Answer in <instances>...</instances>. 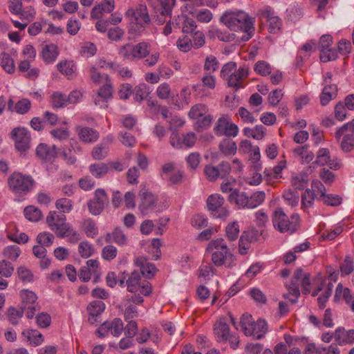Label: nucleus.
<instances>
[{
  "label": "nucleus",
  "mask_w": 354,
  "mask_h": 354,
  "mask_svg": "<svg viewBox=\"0 0 354 354\" xmlns=\"http://www.w3.org/2000/svg\"><path fill=\"white\" fill-rule=\"evenodd\" d=\"M209 35L211 38L218 39L224 42H230L235 39V35L234 33H230L227 30H222L218 28H212L209 30Z\"/></svg>",
  "instance_id": "39"
},
{
  "label": "nucleus",
  "mask_w": 354,
  "mask_h": 354,
  "mask_svg": "<svg viewBox=\"0 0 354 354\" xmlns=\"http://www.w3.org/2000/svg\"><path fill=\"white\" fill-rule=\"evenodd\" d=\"M196 141V136L194 132H189L180 136L177 131H173L170 136L169 142L176 149L192 147Z\"/></svg>",
  "instance_id": "19"
},
{
  "label": "nucleus",
  "mask_w": 354,
  "mask_h": 354,
  "mask_svg": "<svg viewBox=\"0 0 354 354\" xmlns=\"http://www.w3.org/2000/svg\"><path fill=\"white\" fill-rule=\"evenodd\" d=\"M17 277L24 283H31L34 280L32 271L26 266H19L17 270Z\"/></svg>",
  "instance_id": "54"
},
{
  "label": "nucleus",
  "mask_w": 354,
  "mask_h": 354,
  "mask_svg": "<svg viewBox=\"0 0 354 354\" xmlns=\"http://www.w3.org/2000/svg\"><path fill=\"white\" fill-rule=\"evenodd\" d=\"M27 337L30 344L32 346H39L44 340L43 335L36 330H28Z\"/></svg>",
  "instance_id": "61"
},
{
  "label": "nucleus",
  "mask_w": 354,
  "mask_h": 354,
  "mask_svg": "<svg viewBox=\"0 0 354 354\" xmlns=\"http://www.w3.org/2000/svg\"><path fill=\"white\" fill-rule=\"evenodd\" d=\"M24 213L25 217L32 222H37L43 217L41 211L34 205L26 207L24 209Z\"/></svg>",
  "instance_id": "49"
},
{
  "label": "nucleus",
  "mask_w": 354,
  "mask_h": 354,
  "mask_svg": "<svg viewBox=\"0 0 354 354\" xmlns=\"http://www.w3.org/2000/svg\"><path fill=\"white\" fill-rule=\"evenodd\" d=\"M272 221L274 227L281 233L292 234L300 226V217L298 214H292L288 217L281 207L274 211Z\"/></svg>",
  "instance_id": "5"
},
{
  "label": "nucleus",
  "mask_w": 354,
  "mask_h": 354,
  "mask_svg": "<svg viewBox=\"0 0 354 354\" xmlns=\"http://www.w3.org/2000/svg\"><path fill=\"white\" fill-rule=\"evenodd\" d=\"M319 200L328 206L336 207L342 203V198L337 194H326Z\"/></svg>",
  "instance_id": "63"
},
{
  "label": "nucleus",
  "mask_w": 354,
  "mask_h": 354,
  "mask_svg": "<svg viewBox=\"0 0 354 354\" xmlns=\"http://www.w3.org/2000/svg\"><path fill=\"white\" fill-rule=\"evenodd\" d=\"M315 199V193L310 189H306L301 194V208L306 211L313 207Z\"/></svg>",
  "instance_id": "47"
},
{
  "label": "nucleus",
  "mask_w": 354,
  "mask_h": 354,
  "mask_svg": "<svg viewBox=\"0 0 354 354\" xmlns=\"http://www.w3.org/2000/svg\"><path fill=\"white\" fill-rule=\"evenodd\" d=\"M24 310L20 309L18 310L15 307H9L6 311V317L12 325H17L23 317Z\"/></svg>",
  "instance_id": "51"
},
{
  "label": "nucleus",
  "mask_w": 354,
  "mask_h": 354,
  "mask_svg": "<svg viewBox=\"0 0 354 354\" xmlns=\"http://www.w3.org/2000/svg\"><path fill=\"white\" fill-rule=\"evenodd\" d=\"M114 8V0H104L92 9L91 16L93 19H98L102 17L104 13H110Z\"/></svg>",
  "instance_id": "28"
},
{
  "label": "nucleus",
  "mask_w": 354,
  "mask_h": 354,
  "mask_svg": "<svg viewBox=\"0 0 354 354\" xmlns=\"http://www.w3.org/2000/svg\"><path fill=\"white\" fill-rule=\"evenodd\" d=\"M286 167V161L281 160L272 168H266L264 171L265 177L267 180L278 179L281 177V172Z\"/></svg>",
  "instance_id": "38"
},
{
  "label": "nucleus",
  "mask_w": 354,
  "mask_h": 354,
  "mask_svg": "<svg viewBox=\"0 0 354 354\" xmlns=\"http://www.w3.org/2000/svg\"><path fill=\"white\" fill-rule=\"evenodd\" d=\"M66 216L59 215L57 212H50L46 216V223L48 227L58 236L66 227Z\"/></svg>",
  "instance_id": "22"
},
{
  "label": "nucleus",
  "mask_w": 354,
  "mask_h": 354,
  "mask_svg": "<svg viewBox=\"0 0 354 354\" xmlns=\"http://www.w3.org/2000/svg\"><path fill=\"white\" fill-rule=\"evenodd\" d=\"M134 263L140 268L142 274L147 278H152L156 272L157 270L155 266L149 262L145 257L140 256L135 258Z\"/></svg>",
  "instance_id": "26"
},
{
  "label": "nucleus",
  "mask_w": 354,
  "mask_h": 354,
  "mask_svg": "<svg viewBox=\"0 0 354 354\" xmlns=\"http://www.w3.org/2000/svg\"><path fill=\"white\" fill-rule=\"evenodd\" d=\"M55 207L63 214H68L73 208V202L67 198H60L56 201Z\"/></svg>",
  "instance_id": "56"
},
{
  "label": "nucleus",
  "mask_w": 354,
  "mask_h": 354,
  "mask_svg": "<svg viewBox=\"0 0 354 354\" xmlns=\"http://www.w3.org/2000/svg\"><path fill=\"white\" fill-rule=\"evenodd\" d=\"M16 229V225L13 223H10L8 224L7 227V237L13 242L17 243H26L28 241V236L24 233L21 232L19 234L16 233H12V230Z\"/></svg>",
  "instance_id": "43"
},
{
  "label": "nucleus",
  "mask_w": 354,
  "mask_h": 354,
  "mask_svg": "<svg viewBox=\"0 0 354 354\" xmlns=\"http://www.w3.org/2000/svg\"><path fill=\"white\" fill-rule=\"evenodd\" d=\"M337 94V87L335 84L325 86L320 95V103L322 106L328 104Z\"/></svg>",
  "instance_id": "35"
},
{
  "label": "nucleus",
  "mask_w": 354,
  "mask_h": 354,
  "mask_svg": "<svg viewBox=\"0 0 354 354\" xmlns=\"http://www.w3.org/2000/svg\"><path fill=\"white\" fill-rule=\"evenodd\" d=\"M78 252L82 258L87 259L94 253V248L88 241H82L78 245Z\"/></svg>",
  "instance_id": "60"
},
{
  "label": "nucleus",
  "mask_w": 354,
  "mask_h": 354,
  "mask_svg": "<svg viewBox=\"0 0 354 354\" xmlns=\"http://www.w3.org/2000/svg\"><path fill=\"white\" fill-rule=\"evenodd\" d=\"M58 237L66 238L68 242L73 244L77 243L80 239V234L68 223Z\"/></svg>",
  "instance_id": "46"
},
{
  "label": "nucleus",
  "mask_w": 354,
  "mask_h": 354,
  "mask_svg": "<svg viewBox=\"0 0 354 354\" xmlns=\"http://www.w3.org/2000/svg\"><path fill=\"white\" fill-rule=\"evenodd\" d=\"M188 116L190 119L196 120L195 126L197 131L207 129L213 120L212 115L209 113L208 107L201 103L192 106Z\"/></svg>",
  "instance_id": "10"
},
{
  "label": "nucleus",
  "mask_w": 354,
  "mask_h": 354,
  "mask_svg": "<svg viewBox=\"0 0 354 354\" xmlns=\"http://www.w3.org/2000/svg\"><path fill=\"white\" fill-rule=\"evenodd\" d=\"M123 330V322L120 318H115L110 322H104L97 330L96 335L100 338L106 337L109 333L118 337Z\"/></svg>",
  "instance_id": "16"
},
{
  "label": "nucleus",
  "mask_w": 354,
  "mask_h": 354,
  "mask_svg": "<svg viewBox=\"0 0 354 354\" xmlns=\"http://www.w3.org/2000/svg\"><path fill=\"white\" fill-rule=\"evenodd\" d=\"M126 17L131 23H134L144 27L150 22L147 6L145 5H139L136 8H129L126 12Z\"/></svg>",
  "instance_id": "18"
},
{
  "label": "nucleus",
  "mask_w": 354,
  "mask_h": 354,
  "mask_svg": "<svg viewBox=\"0 0 354 354\" xmlns=\"http://www.w3.org/2000/svg\"><path fill=\"white\" fill-rule=\"evenodd\" d=\"M127 236L120 227H115L112 232L107 233L105 236L106 243L114 242L120 246L127 245Z\"/></svg>",
  "instance_id": "32"
},
{
  "label": "nucleus",
  "mask_w": 354,
  "mask_h": 354,
  "mask_svg": "<svg viewBox=\"0 0 354 354\" xmlns=\"http://www.w3.org/2000/svg\"><path fill=\"white\" fill-rule=\"evenodd\" d=\"M59 55L57 46L54 44L44 45L41 51V56L46 63H52L55 61Z\"/></svg>",
  "instance_id": "34"
},
{
  "label": "nucleus",
  "mask_w": 354,
  "mask_h": 354,
  "mask_svg": "<svg viewBox=\"0 0 354 354\" xmlns=\"http://www.w3.org/2000/svg\"><path fill=\"white\" fill-rule=\"evenodd\" d=\"M158 198L153 194L145 192L141 195V201L138 208L140 212L148 214L149 212L157 210Z\"/></svg>",
  "instance_id": "23"
},
{
  "label": "nucleus",
  "mask_w": 354,
  "mask_h": 354,
  "mask_svg": "<svg viewBox=\"0 0 354 354\" xmlns=\"http://www.w3.org/2000/svg\"><path fill=\"white\" fill-rule=\"evenodd\" d=\"M259 15L261 21L267 24L269 32L276 34L281 30L282 20L276 15L272 8L268 6L260 10Z\"/></svg>",
  "instance_id": "13"
},
{
  "label": "nucleus",
  "mask_w": 354,
  "mask_h": 354,
  "mask_svg": "<svg viewBox=\"0 0 354 354\" xmlns=\"http://www.w3.org/2000/svg\"><path fill=\"white\" fill-rule=\"evenodd\" d=\"M189 14L195 17L197 21L201 23H209L213 18L212 12L206 8L199 10H190V13Z\"/></svg>",
  "instance_id": "50"
},
{
  "label": "nucleus",
  "mask_w": 354,
  "mask_h": 354,
  "mask_svg": "<svg viewBox=\"0 0 354 354\" xmlns=\"http://www.w3.org/2000/svg\"><path fill=\"white\" fill-rule=\"evenodd\" d=\"M151 45L146 41H141L134 45L132 44L133 61L146 58L150 53Z\"/></svg>",
  "instance_id": "33"
},
{
  "label": "nucleus",
  "mask_w": 354,
  "mask_h": 354,
  "mask_svg": "<svg viewBox=\"0 0 354 354\" xmlns=\"http://www.w3.org/2000/svg\"><path fill=\"white\" fill-rule=\"evenodd\" d=\"M105 310V304L102 301H93L91 302L88 307V321L91 324H93L97 322V317Z\"/></svg>",
  "instance_id": "29"
},
{
  "label": "nucleus",
  "mask_w": 354,
  "mask_h": 354,
  "mask_svg": "<svg viewBox=\"0 0 354 354\" xmlns=\"http://www.w3.org/2000/svg\"><path fill=\"white\" fill-rule=\"evenodd\" d=\"M57 66L61 73L68 77L72 76L76 69L75 64L73 61H62L58 63Z\"/></svg>",
  "instance_id": "57"
},
{
  "label": "nucleus",
  "mask_w": 354,
  "mask_h": 354,
  "mask_svg": "<svg viewBox=\"0 0 354 354\" xmlns=\"http://www.w3.org/2000/svg\"><path fill=\"white\" fill-rule=\"evenodd\" d=\"M294 155L299 158L302 164L309 163L314 158V153L306 146H300L293 149Z\"/></svg>",
  "instance_id": "41"
},
{
  "label": "nucleus",
  "mask_w": 354,
  "mask_h": 354,
  "mask_svg": "<svg viewBox=\"0 0 354 354\" xmlns=\"http://www.w3.org/2000/svg\"><path fill=\"white\" fill-rule=\"evenodd\" d=\"M308 181L309 177L307 171L293 174L291 176V185L296 189H304L308 185Z\"/></svg>",
  "instance_id": "36"
},
{
  "label": "nucleus",
  "mask_w": 354,
  "mask_h": 354,
  "mask_svg": "<svg viewBox=\"0 0 354 354\" xmlns=\"http://www.w3.org/2000/svg\"><path fill=\"white\" fill-rule=\"evenodd\" d=\"M50 136L56 140H66L70 136V131L67 127H59L53 129L50 131Z\"/></svg>",
  "instance_id": "64"
},
{
  "label": "nucleus",
  "mask_w": 354,
  "mask_h": 354,
  "mask_svg": "<svg viewBox=\"0 0 354 354\" xmlns=\"http://www.w3.org/2000/svg\"><path fill=\"white\" fill-rule=\"evenodd\" d=\"M243 133L246 137H252L255 140H261L266 134V128L261 124L256 125L254 128L245 127L243 129Z\"/></svg>",
  "instance_id": "37"
},
{
  "label": "nucleus",
  "mask_w": 354,
  "mask_h": 354,
  "mask_svg": "<svg viewBox=\"0 0 354 354\" xmlns=\"http://www.w3.org/2000/svg\"><path fill=\"white\" fill-rule=\"evenodd\" d=\"M213 331L215 339L218 343L228 342L233 349L239 347V337L236 333L230 332L229 324L225 319H220L215 322Z\"/></svg>",
  "instance_id": "9"
},
{
  "label": "nucleus",
  "mask_w": 354,
  "mask_h": 354,
  "mask_svg": "<svg viewBox=\"0 0 354 354\" xmlns=\"http://www.w3.org/2000/svg\"><path fill=\"white\" fill-rule=\"evenodd\" d=\"M109 202L108 196L103 189H97L94 197L88 203L89 212L93 215L100 214L104 209V205Z\"/></svg>",
  "instance_id": "20"
},
{
  "label": "nucleus",
  "mask_w": 354,
  "mask_h": 354,
  "mask_svg": "<svg viewBox=\"0 0 354 354\" xmlns=\"http://www.w3.org/2000/svg\"><path fill=\"white\" fill-rule=\"evenodd\" d=\"M75 131L79 139L84 143L95 142L100 138L98 131L88 127L77 126Z\"/></svg>",
  "instance_id": "24"
},
{
  "label": "nucleus",
  "mask_w": 354,
  "mask_h": 354,
  "mask_svg": "<svg viewBox=\"0 0 354 354\" xmlns=\"http://www.w3.org/2000/svg\"><path fill=\"white\" fill-rule=\"evenodd\" d=\"M342 137L341 142V149L345 152H349L354 148V133L348 131L339 132V128L335 132V138L339 140Z\"/></svg>",
  "instance_id": "27"
},
{
  "label": "nucleus",
  "mask_w": 354,
  "mask_h": 354,
  "mask_svg": "<svg viewBox=\"0 0 354 354\" xmlns=\"http://www.w3.org/2000/svg\"><path fill=\"white\" fill-rule=\"evenodd\" d=\"M333 288V284L329 281L324 288V292L317 298L318 306L320 309H324L326 307V303L331 296Z\"/></svg>",
  "instance_id": "53"
},
{
  "label": "nucleus",
  "mask_w": 354,
  "mask_h": 354,
  "mask_svg": "<svg viewBox=\"0 0 354 354\" xmlns=\"http://www.w3.org/2000/svg\"><path fill=\"white\" fill-rule=\"evenodd\" d=\"M7 185L9 190L17 196H24L30 192L35 181L30 175L15 171L8 178Z\"/></svg>",
  "instance_id": "4"
},
{
  "label": "nucleus",
  "mask_w": 354,
  "mask_h": 354,
  "mask_svg": "<svg viewBox=\"0 0 354 354\" xmlns=\"http://www.w3.org/2000/svg\"><path fill=\"white\" fill-rule=\"evenodd\" d=\"M221 76L227 81L230 87L239 89L243 87V81L248 76V71L245 67L237 69L236 64L230 62L222 67Z\"/></svg>",
  "instance_id": "7"
},
{
  "label": "nucleus",
  "mask_w": 354,
  "mask_h": 354,
  "mask_svg": "<svg viewBox=\"0 0 354 354\" xmlns=\"http://www.w3.org/2000/svg\"><path fill=\"white\" fill-rule=\"evenodd\" d=\"M112 142L111 138H107L104 141L93 147L91 151V156L93 159L101 160L104 159L109 153V145Z\"/></svg>",
  "instance_id": "31"
},
{
  "label": "nucleus",
  "mask_w": 354,
  "mask_h": 354,
  "mask_svg": "<svg viewBox=\"0 0 354 354\" xmlns=\"http://www.w3.org/2000/svg\"><path fill=\"white\" fill-rule=\"evenodd\" d=\"M264 192L259 191L248 195L239 190L234 191L228 196L230 203H234L238 209H253L260 205L265 200Z\"/></svg>",
  "instance_id": "6"
},
{
  "label": "nucleus",
  "mask_w": 354,
  "mask_h": 354,
  "mask_svg": "<svg viewBox=\"0 0 354 354\" xmlns=\"http://www.w3.org/2000/svg\"><path fill=\"white\" fill-rule=\"evenodd\" d=\"M254 71L256 73L261 76H267L271 74L272 67L266 61H258L254 66Z\"/></svg>",
  "instance_id": "59"
},
{
  "label": "nucleus",
  "mask_w": 354,
  "mask_h": 354,
  "mask_svg": "<svg viewBox=\"0 0 354 354\" xmlns=\"http://www.w3.org/2000/svg\"><path fill=\"white\" fill-rule=\"evenodd\" d=\"M330 151L327 148H320L317 152L315 163L319 166H325L330 160Z\"/></svg>",
  "instance_id": "62"
},
{
  "label": "nucleus",
  "mask_w": 354,
  "mask_h": 354,
  "mask_svg": "<svg viewBox=\"0 0 354 354\" xmlns=\"http://www.w3.org/2000/svg\"><path fill=\"white\" fill-rule=\"evenodd\" d=\"M121 287L126 286L128 292L134 295L129 298L128 302L135 304H141L144 301V297L149 296L152 292L151 283L142 279L138 271H133L120 280Z\"/></svg>",
  "instance_id": "2"
},
{
  "label": "nucleus",
  "mask_w": 354,
  "mask_h": 354,
  "mask_svg": "<svg viewBox=\"0 0 354 354\" xmlns=\"http://www.w3.org/2000/svg\"><path fill=\"white\" fill-rule=\"evenodd\" d=\"M207 251L211 253L212 263L217 267H231L235 261L234 255L230 252L223 239L209 242Z\"/></svg>",
  "instance_id": "3"
},
{
  "label": "nucleus",
  "mask_w": 354,
  "mask_h": 354,
  "mask_svg": "<svg viewBox=\"0 0 354 354\" xmlns=\"http://www.w3.org/2000/svg\"><path fill=\"white\" fill-rule=\"evenodd\" d=\"M224 198L219 194H212L207 198V205L208 209L212 212L213 216L219 218H225L229 212L223 206Z\"/></svg>",
  "instance_id": "17"
},
{
  "label": "nucleus",
  "mask_w": 354,
  "mask_h": 354,
  "mask_svg": "<svg viewBox=\"0 0 354 354\" xmlns=\"http://www.w3.org/2000/svg\"><path fill=\"white\" fill-rule=\"evenodd\" d=\"M0 64L2 68L8 73L12 74L15 71V64L11 55L6 52L1 54Z\"/></svg>",
  "instance_id": "45"
},
{
  "label": "nucleus",
  "mask_w": 354,
  "mask_h": 354,
  "mask_svg": "<svg viewBox=\"0 0 354 354\" xmlns=\"http://www.w3.org/2000/svg\"><path fill=\"white\" fill-rule=\"evenodd\" d=\"M217 136H226L227 138L236 137L239 133L238 126L232 122L228 115H223L218 118L213 128Z\"/></svg>",
  "instance_id": "11"
},
{
  "label": "nucleus",
  "mask_w": 354,
  "mask_h": 354,
  "mask_svg": "<svg viewBox=\"0 0 354 354\" xmlns=\"http://www.w3.org/2000/svg\"><path fill=\"white\" fill-rule=\"evenodd\" d=\"M50 104L55 109L66 106L68 104L67 96L59 92H55L50 97Z\"/></svg>",
  "instance_id": "52"
},
{
  "label": "nucleus",
  "mask_w": 354,
  "mask_h": 354,
  "mask_svg": "<svg viewBox=\"0 0 354 354\" xmlns=\"http://www.w3.org/2000/svg\"><path fill=\"white\" fill-rule=\"evenodd\" d=\"M37 157L44 162H53L57 157L58 149L53 145L40 143L35 150Z\"/></svg>",
  "instance_id": "21"
},
{
  "label": "nucleus",
  "mask_w": 354,
  "mask_h": 354,
  "mask_svg": "<svg viewBox=\"0 0 354 354\" xmlns=\"http://www.w3.org/2000/svg\"><path fill=\"white\" fill-rule=\"evenodd\" d=\"M218 147L221 152L225 156L234 155L237 150L236 142L229 138H224L222 140Z\"/></svg>",
  "instance_id": "42"
},
{
  "label": "nucleus",
  "mask_w": 354,
  "mask_h": 354,
  "mask_svg": "<svg viewBox=\"0 0 354 354\" xmlns=\"http://www.w3.org/2000/svg\"><path fill=\"white\" fill-rule=\"evenodd\" d=\"M299 287V283H297V281H291L290 283L287 286L288 292L283 294V297L288 299L291 304L297 303L300 296Z\"/></svg>",
  "instance_id": "40"
},
{
  "label": "nucleus",
  "mask_w": 354,
  "mask_h": 354,
  "mask_svg": "<svg viewBox=\"0 0 354 354\" xmlns=\"http://www.w3.org/2000/svg\"><path fill=\"white\" fill-rule=\"evenodd\" d=\"M10 137L15 142V147L19 151L24 152L30 148V135L25 127L14 128Z\"/></svg>",
  "instance_id": "14"
},
{
  "label": "nucleus",
  "mask_w": 354,
  "mask_h": 354,
  "mask_svg": "<svg viewBox=\"0 0 354 354\" xmlns=\"http://www.w3.org/2000/svg\"><path fill=\"white\" fill-rule=\"evenodd\" d=\"M149 1L155 7L158 6L160 7L162 15H168L175 5L176 0H149Z\"/></svg>",
  "instance_id": "48"
},
{
  "label": "nucleus",
  "mask_w": 354,
  "mask_h": 354,
  "mask_svg": "<svg viewBox=\"0 0 354 354\" xmlns=\"http://www.w3.org/2000/svg\"><path fill=\"white\" fill-rule=\"evenodd\" d=\"M341 298L345 301L346 304L354 312V296L351 295L348 288H344L342 283H339L336 287L333 300L335 302H338Z\"/></svg>",
  "instance_id": "25"
},
{
  "label": "nucleus",
  "mask_w": 354,
  "mask_h": 354,
  "mask_svg": "<svg viewBox=\"0 0 354 354\" xmlns=\"http://www.w3.org/2000/svg\"><path fill=\"white\" fill-rule=\"evenodd\" d=\"M21 249L16 245L6 246L3 250V257L12 261H16L21 254Z\"/></svg>",
  "instance_id": "55"
},
{
  "label": "nucleus",
  "mask_w": 354,
  "mask_h": 354,
  "mask_svg": "<svg viewBox=\"0 0 354 354\" xmlns=\"http://www.w3.org/2000/svg\"><path fill=\"white\" fill-rule=\"evenodd\" d=\"M220 21L230 30L243 32L241 40L243 41L250 40L254 35L255 21L244 11L227 10L220 17Z\"/></svg>",
  "instance_id": "1"
},
{
  "label": "nucleus",
  "mask_w": 354,
  "mask_h": 354,
  "mask_svg": "<svg viewBox=\"0 0 354 354\" xmlns=\"http://www.w3.org/2000/svg\"><path fill=\"white\" fill-rule=\"evenodd\" d=\"M19 297L21 301L19 308L26 312V315L28 319L33 318L38 310L37 295L32 290L23 289L19 292Z\"/></svg>",
  "instance_id": "12"
},
{
  "label": "nucleus",
  "mask_w": 354,
  "mask_h": 354,
  "mask_svg": "<svg viewBox=\"0 0 354 354\" xmlns=\"http://www.w3.org/2000/svg\"><path fill=\"white\" fill-rule=\"evenodd\" d=\"M82 229L88 237H94L98 233L95 223L91 218L85 219L82 223Z\"/></svg>",
  "instance_id": "58"
},
{
  "label": "nucleus",
  "mask_w": 354,
  "mask_h": 354,
  "mask_svg": "<svg viewBox=\"0 0 354 354\" xmlns=\"http://www.w3.org/2000/svg\"><path fill=\"white\" fill-rule=\"evenodd\" d=\"M91 174L96 178L104 177L109 171V167L104 162L91 164L88 167Z\"/></svg>",
  "instance_id": "44"
},
{
  "label": "nucleus",
  "mask_w": 354,
  "mask_h": 354,
  "mask_svg": "<svg viewBox=\"0 0 354 354\" xmlns=\"http://www.w3.org/2000/svg\"><path fill=\"white\" fill-rule=\"evenodd\" d=\"M241 326L246 336L252 337L256 339L263 338L268 331V324L265 320L259 319L255 322L249 314L242 316Z\"/></svg>",
  "instance_id": "8"
},
{
  "label": "nucleus",
  "mask_w": 354,
  "mask_h": 354,
  "mask_svg": "<svg viewBox=\"0 0 354 354\" xmlns=\"http://www.w3.org/2000/svg\"><path fill=\"white\" fill-rule=\"evenodd\" d=\"M105 79V84L100 87L96 95L93 97L95 104L100 108L107 107V103L109 100L112 99L113 94V86L109 76L106 75Z\"/></svg>",
  "instance_id": "15"
},
{
  "label": "nucleus",
  "mask_w": 354,
  "mask_h": 354,
  "mask_svg": "<svg viewBox=\"0 0 354 354\" xmlns=\"http://www.w3.org/2000/svg\"><path fill=\"white\" fill-rule=\"evenodd\" d=\"M335 341L339 344L354 343V330L346 331L344 328L338 327L334 333Z\"/></svg>",
  "instance_id": "30"
}]
</instances>
